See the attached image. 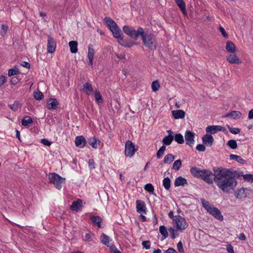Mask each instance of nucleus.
Listing matches in <instances>:
<instances>
[{"label": "nucleus", "instance_id": "nucleus-1", "mask_svg": "<svg viewBox=\"0 0 253 253\" xmlns=\"http://www.w3.org/2000/svg\"><path fill=\"white\" fill-rule=\"evenodd\" d=\"M215 177L214 181L223 192L228 193L236 187L237 182L236 178H239L241 175L237 171L232 169H224L223 168H214Z\"/></svg>", "mask_w": 253, "mask_h": 253}, {"label": "nucleus", "instance_id": "nucleus-2", "mask_svg": "<svg viewBox=\"0 0 253 253\" xmlns=\"http://www.w3.org/2000/svg\"><path fill=\"white\" fill-rule=\"evenodd\" d=\"M213 172L207 169H201L196 167H192L190 169V172L194 177L202 179L209 184H212L214 181L215 171Z\"/></svg>", "mask_w": 253, "mask_h": 253}, {"label": "nucleus", "instance_id": "nucleus-3", "mask_svg": "<svg viewBox=\"0 0 253 253\" xmlns=\"http://www.w3.org/2000/svg\"><path fill=\"white\" fill-rule=\"evenodd\" d=\"M141 37L144 45L149 50H153L157 48V42L155 37L153 34H145L143 31Z\"/></svg>", "mask_w": 253, "mask_h": 253}, {"label": "nucleus", "instance_id": "nucleus-4", "mask_svg": "<svg viewBox=\"0 0 253 253\" xmlns=\"http://www.w3.org/2000/svg\"><path fill=\"white\" fill-rule=\"evenodd\" d=\"M203 207L208 212L213 216L215 218L220 220H223V217L220 211L216 207L210 205L208 201L204 199H201Z\"/></svg>", "mask_w": 253, "mask_h": 253}, {"label": "nucleus", "instance_id": "nucleus-5", "mask_svg": "<svg viewBox=\"0 0 253 253\" xmlns=\"http://www.w3.org/2000/svg\"><path fill=\"white\" fill-rule=\"evenodd\" d=\"M48 178L49 183L53 184L58 190H60L62 188V184L65 182V178L61 177L55 172L50 173Z\"/></svg>", "mask_w": 253, "mask_h": 253}, {"label": "nucleus", "instance_id": "nucleus-6", "mask_svg": "<svg viewBox=\"0 0 253 253\" xmlns=\"http://www.w3.org/2000/svg\"><path fill=\"white\" fill-rule=\"evenodd\" d=\"M123 32L134 40H137L139 35L143 34V29L141 27L138 28L136 31L133 28L125 25L123 27Z\"/></svg>", "mask_w": 253, "mask_h": 253}, {"label": "nucleus", "instance_id": "nucleus-7", "mask_svg": "<svg viewBox=\"0 0 253 253\" xmlns=\"http://www.w3.org/2000/svg\"><path fill=\"white\" fill-rule=\"evenodd\" d=\"M172 223L177 230H181V231L185 229L188 226L185 219L180 215H175L172 221Z\"/></svg>", "mask_w": 253, "mask_h": 253}, {"label": "nucleus", "instance_id": "nucleus-8", "mask_svg": "<svg viewBox=\"0 0 253 253\" xmlns=\"http://www.w3.org/2000/svg\"><path fill=\"white\" fill-rule=\"evenodd\" d=\"M137 151L135 148L134 144L130 140H127L125 144V154L128 157H132Z\"/></svg>", "mask_w": 253, "mask_h": 253}, {"label": "nucleus", "instance_id": "nucleus-9", "mask_svg": "<svg viewBox=\"0 0 253 253\" xmlns=\"http://www.w3.org/2000/svg\"><path fill=\"white\" fill-rule=\"evenodd\" d=\"M104 20L107 25L109 27L110 31L112 32L113 35L115 33V32H117L118 31L121 30L115 22L110 17H105Z\"/></svg>", "mask_w": 253, "mask_h": 253}, {"label": "nucleus", "instance_id": "nucleus-10", "mask_svg": "<svg viewBox=\"0 0 253 253\" xmlns=\"http://www.w3.org/2000/svg\"><path fill=\"white\" fill-rule=\"evenodd\" d=\"M56 47V40L51 37L48 36L47 37V52L52 53L55 51Z\"/></svg>", "mask_w": 253, "mask_h": 253}, {"label": "nucleus", "instance_id": "nucleus-11", "mask_svg": "<svg viewBox=\"0 0 253 253\" xmlns=\"http://www.w3.org/2000/svg\"><path fill=\"white\" fill-rule=\"evenodd\" d=\"M195 133L189 130H187L185 133L186 144L192 147L194 143Z\"/></svg>", "mask_w": 253, "mask_h": 253}, {"label": "nucleus", "instance_id": "nucleus-12", "mask_svg": "<svg viewBox=\"0 0 253 253\" xmlns=\"http://www.w3.org/2000/svg\"><path fill=\"white\" fill-rule=\"evenodd\" d=\"M167 132H168L169 135L164 137L162 140L164 145H169L174 139L173 131L169 129L168 130Z\"/></svg>", "mask_w": 253, "mask_h": 253}, {"label": "nucleus", "instance_id": "nucleus-13", "mask_svg": "<svg viewBox=\"0 0 253 253\" xmlns=\"http://www.w3.org/2000/svg\"><path fill=\"white\" fill-rule=\"evenodd\" d=\"M202 139L204 144L209 147L212 146L214 141L213 137L210 134H207L204 135Z\"/></svg>", "mask_w": 253, "mask_h": 253}, {"label": "nucleus", "instance_id": "nucleus-14", "mask_svg": "<svg viewBox=\"0 0 253 253\" xmlns=\"http://www.w3.org/2000/svg\"><path fill=\"white\" fill-rule=\"evenodd\" d=\"M136 204L137 212L138 213L146 214V208L145 207V203L141 200H137Z\"/></svg>", "mask_w": 253, "mask_h": 253}, {"label": "nucleus", "instance_id": "nucleus-15", "mask_svg": "<svg viewBox=\"0 0 253 253\" xmlns=\"http://www.w3.org/2000/svg\"><path fill=\"white\" fill-rule=\"evenodd\" d=\"M226 60L230 63L239 64L241 63V61L239 57L234 53L230 54L226 57Z\"/></svg>", "mask_w": 253, "mask_h": 253}, {"label": "nucleus", "instance_id": "nucleus-16", "mask_svg": "<svg viewBox=\"0 0 253 253\" xmlns=\"http://www.w3.org/2000/svg\"><path fill=\"white\" fill-rule=\"evenodd\" d=\"M86 143V139L83 135L78 136L76 137L75 144L77 147L84 148Z\"/></svg>", "mask_w": 253, "mask_h": 253}, {"label": "nucleus", "instance_id": "nucleus-17", "mask_svg": "<svg viewBox=\"0 0 253 253\" xmlns=\"http://www.w3.org/2000/svg\"><path fill=\"white\" fill-rule=\"evenodd\" d=\"M94 49L93 48V45L89 44L88 47V54L87 57L89 60L88 65L92 66L93 65V59L94 55Z\"/></svg>", "mask_w": 253, "mask_h": 253}, {"label": "nucleus", "instance_id": "nucleus-18", "mask_svg": "<svg viewBox=\"0 0 253 253\" xmlns=\"http://www.w3.org/2000/svg\"><path fill=\"white\" fill-rule=\"evenodd\" d=\"M58 105V101L55 98H50L47 102V108L49 110L56 109Z\"/></svg>", "mask_w": 253, "mask_h": 253}, {"label": "nucleus", "instance_id": "nucleus-19", "mask_svg": "<svg viewBox=\"0 0 253 253\" xmlns=\"http://www.w3.org/2000/svg\"><path fill=\"white\" fill-rule=\"evenodd\" d=\"M172 114L175 119H183L185 116V112L182 110L172 111Z\"/></svg>", "mask_w": 253, "mask_h": 253}, {"label": "nucleus", "instance_id": "nucleus-20", "mask_svg": "<svg viewBox=\"0 0 253 253\" xmlns=\"http://www.w3.org/2000/svg\"><path fill=\"white\" fill-rule=\"evenodd\" d=\"M242 114L240 112L238 111H232L231 112L224 116L225 118H231L233 119H239L240 118Z\"/></svg>", "mask_w": 253, "mask_h": 253}, {"label": "nucleus", "instance_id": "nucleus-21", "mask_svg": "<svg viewBox=\"0 0 253 253\" xmlns=\"http://www.w3.org/2000/svg\"><path fill=\"white\" fill-rule=\"evenodd\" d=\"M83 201L81 199H78L77 201L73 202L72 205L70 206V209L73 211H78L79 209L82 206Z\"/></svg>", "mask_w": 253, "mask_h": 253}, {"label": "nucleus", "instance_id": "nucleus-22", "mask_svg": "<svg viewBox=\"0 0 253 253\" xmlns=\"http://www.w3.org/2000/svg\"><path fill=\"white\" fill-rule=\"evenodd\" d=\"M219 126H209L206 127V131L210 134H213L219 131Z\"/></svg>", "mask_w": 253, "mask_h": 253}, {"label": "nucleus", "instance_id": "nucleus-23", "mask_svg": "<svg viewBox=\"0 0 253 253\" xmlns=\"http://www.w3.org/2000/svg\"><path fill=\"white\" fill-rule=\"evenodd\" d=\"M87 142L94 149H96L100 144V141L95 137L89 138L87 139Z\"/></svg>", "mask_w": 253, "mask_h": 253}, {"label": "nucleus", "instance_id": "nucleus-24", "mask_svg": "<svg viewBox=\"0 0 253 253\" xmlns=\"http://www.w3.org/2000/svg\"><path fill=\"white\" fill-rule=\"evenodd\" d=\"M175 3L181 10L182 13L185 15H187V11L186 9L185 3L183 0H175Z\"/></svg>", "mask_w": 253, "mask_h": 253}, {"label": "nucleus", "instance_id": "nucleus-25", "mask_svg": "<svg viewBox=\"0 0 253 253\" xmlns=\"http://www.w3.org/2000/svg\"><path fill=\"white\" fill-rule=\"evenodd\" d=\"M247 189H245L243 187L237 190L235 193V196L238 199H243L247 197V194L245 192Z\"/></svg>", "mask_w": 253, "mask_h": 253}, {"label": "nucleus", "instance_id": "nucleus-26", "mask_svg": "<svg viewBox=\"0 0 253 253\" xmlns=\"http://www.w3.org/2000/svg\"><path fill=\"white\" fill-rule=\"evenodd\" d=\"M185 184H187V180L181 176L177 177L174 181V186L178 187L179 186H184Z\"/></svg>", "mask_w": 253, "mask_h": 253}, {"label": "nucleus", "instance_id": "nucleus-27", "mask_svg": "<svg viewBox=\"0 0 253 253\" xmlns=\"http://www.w3.org/2000/svg\"><path fill=\"white\" fill-rule=\"evenodd\" d=\"M82 90L87 95H90L93 91L92 86L89 83H85L82 86Z\"/></svg>", "mask_w": 253, "mask_h": 253}, {"label": "nucleus", "instance_id": "nucleus-28", "mask_svg": "<svg viewBox=\"0 0 253 253\" xmlns=\"http://www.w3.org/2000/svg\"><path fill=\"white\" fill-rule=\"evenodd\" d=\"M225 48L226 50L231 53H234L236 51V46L233 42L228 41L226 43Z\"/></svg>", "mask_w": 253, "mask_h": 253}, {"label": "nucleus", "instance_id": "nucleus-29", "mask_svg": "<svg viewBox=\"0 0 253 253\" xmlns=\"http://www.w3.org/2000/svg\"><path fill=\"white\" fill-rule=\"evenodd\" d=\"M113 35L115 38L117 39L119 43L122 46H124L126 41L123 40V38L121 36V30L118 31L117 32H115V33H114Z\"/></svg>", "mask_w": 253, "mask_h": 253}, {"label": "nucleus", "instance_id": "nucleus-30", "mask_svg": "<svg viewBox=\"0 0 253 253\" xmlns=\"http://www.w3.org/2000/svg\"><path fill=\"white\" fill-rule=\"evenodd\" d=\"M90 219L92 223L97 225L98 227L101 228V223L102 222V219L99 216H91Z\"/></svg>", "mask_w": 253, "mask_h": 253}, {"label": "nucleus", "instance_id": "nucleus-31", "mask_svg": "<svg viewBox=\"0 0 253 253\" xmlns=\"http://www.w3.org/2000/svg\"><path fill=\"white\" fill-rule=\"evenodd\" d=\"M69 45L70 48L71 52L76 53L78 51V42L77 41H72L69 42Z\"/></svg>", "mask_w": 253, "mask_h": 253}, {"label": "nucleus", "instance_id": "nucleus-32", "mask_svg": "<svg viewBox=\"0 0 253 253\" xmlns=\"http://www.w3.org/2000/svg\"><path fill=\"white\" fill-rule=\"evenodd\" d=\"M230 159L231 160H235L238 163L241 164H245L246 163V162L245 160H244L241 156L234 155V154H231L230 155Z\"/></svg>", "mask_w": 253, "mask_h": 253}, {"label": "nucleus", "instance_id": "nucleus-33", "mask_svg": "<svg viewBox=\"0 0 253 253\" xmlns=\"http://www.w3.org/2000/svg\"><path fill=\"white\" fill-rule=\"evenodd\" d=\"M168 230L170 233V237L172 239H174L178 236L179 234L177 232L180 230H177V228H176V229H174L173 227H170L168 228Z\"/></svg>", "mask_w": 253, "mask_h": 253}, {"label": "nucleus", "instance_id": "nucleus-34", "mask_svg": "<svg viewBox=\"0 0 253 253\" xmlns=\"http://www.w3.org/2000/svg\"><path fill=\"white\" fill-rule=\"evenodd\" d=\"M101 243L109 247L110 246L109 245V243L110 241H111V240H110L109 237L104 233H102L101 235Z\"/></svg>", "mask_w": 253, "mask_h": 253}, {"label": "nucleus", "instance_id": "nucleus-35", "mask_svg": "<svg viewBox=\"0 0 253 253\" xmlns=\"http://www.w3.org/2000/svg\"><path fill=\"white\" fill-rule=\"evenodd\" d=\"M22 105L19 101H15L13 104L8 105V107L10 109L14 111H17L21 108Z\"/></svg>", "mask_w": 253, "mask_h": 253}, {"label": "nucleus", "instance_id": "nucleus-36", "mask_svg": "<svg viewBox=\"0 0 253 253\" xmlns=\"http://www.w3.org/2000/svg\"><path fill=\"white\" fill-rule=\"evenodd\" d=\"M170 179L169 177L164 178L163 181V184L166 190H169L170 188Z\"/></svg>", "mask_w": 253, "mask_h": 253}, {"label": "nucleus", "instance_id": "nucleus-37", "mask_svg": "<svg viewBox=\"0 0 253 253\" xmlns=\"http://www.w3.org/2000/svg\"><path fill=\"white\" fill-rule=\"evenodd\" d=\"M174 159L175 157L173 155L171 154H167L165 156L164 163L165 164H170L174 161Z\"/></svg>", "mask_w": 253, "mask_h": 253}, {"label": "nucleus", "instance_id": "nucleus-38", "mask_svg": "<svg viewBox=\"0 0 253 253\" xmlns=\"http://www.w3.org/2000/svg\"><path fill=\"white\" fill-rule=\"evenodd\" d=\"M33 122L32 119L30 116H26L22 120L21 123L23 126H27L29 124H32Z\"/></svg>", "mask_w": 253, "mask_h": 253}, {"label": "nucleus", "instance_id": "nucleus-39", "mask_svg": "<svg viewBox=\"0 0 253 253\" xmlns=\"http://www.w3.org/2000/svg\"><path fill=\"white\" fill-rule=\"evenodd\" d=\"M159 231L161 235L164 236V239H166L168 237L169 234L167 231V229L164 225H161L160 226Z\"/></svg>", "mask_w": 253, "mask_h": 253}, {"label": "nucleus", "instance_id": "nucleus-40", "mask_svg": "<svg viewBox=\"0 0 253 253\" xmlns=\"http://www.w3.org/2000/svg\"><path fill=\"white\" fill-rule=\"evenodd\" d=\"M174 140L178 144H182L184 143V140L183 135L181 133H177L174 137Z\"/></svg>", "mask_w": 253, "mask_h": 253}, {"label": "nucleus", "instance_id": "nucleus-41", "mask_svg": "<svg viewBox=\"0 0 253 253\" xmlns=\"http://www.w3.org/2000/svg\"><path fill=\"white\" fill-rule=\"evenodd\" d=\"M19 73L20 71L18 68L16 66H15L14 68L9 69L8 71V75L9 77L17 75L19 74Z\"/></svg>", "mask_w": 253, "mask_h": 253}, {"label": "nucleus", "instance_id": "nucleus-42", "mask_svg": "<svg viewBox=\"0 0 253 253\" xmlns=\"http://www.w3.org/2000/svg\"><path fill=\"white\" fill-rule=\"evenodd\" d=\"M182 166V162L181 160H176L173 164L172 169L175 170H178L180 169Z\"/></svg>", "mask_w": 253, "mask_h": 253}, {"label": "nucleus", "instance_id": "nucleus-43", "mask_svg": "<svg viewBox=\"0 0 253 253\" xmlns=\"http://www.w3.org/2000/svg\"><path fill=\"white\" fill-rule=\"evenodd\" d=\"M227 145L232 149H235L237 148V143L235 140H229L227 143Z\"/></svg>", "mask_w": 253, "mask_h": 253}, {"label": "nucleus", "instance_id": "nucleus-44", "mask_svg": "<svg viewBox=\"0 0 253 253\" xmlns=\"http://www.w3.org/2000/svg\"><path fill=\"white\" fill-rule=\"evenodd\" d=\"M165 150L166 146L165 145H163L162 146H161L157 153L156 156L157 158H161L162 156L164 155Z\"/></svg>", "mask_w": 253, "mask_h": 253}, {"label": "nucleus", "instance_id": "nucleus-45", "mask_svg": "<svg viewBox=\"0 0 253 253\" xmlns=\"http://www.w3.org/2000/svg\"><path fill=\"white\" fill-rule=\"evenodd\" d=\"M243 177V179L248 182H253V174H241Z\"/></svg>", "mask_w": 253, "mask_h": 253}, {"label": "nucleus", "instance_id": "nucleus-46", "mask_svg": "<svg viewBox=\"0 0 253 253\" xmlns=\"http://www.w3.org/2000/svg\"><path fill=\"white\" fill-rule=\"evenodd\" d=\"M144 189L150 193L154 194V187L151 183H147L145 185Z\"/></svg>", "mask_w": 253, "mask_h": 253}, {"label": "nucleus", "instance_id": "nucleus-47", "mask_svg": "<svg viewBox=\"0 0 253 253\" xmlns=\"http://www.w3.org/2000/svg\"><path fill=\"white\" fill-rule=\"evenodd\" d=\"M94 97H95L96 101L98 103H101L102 102L103 100L102 98V96L99 91H98V90L95 91Z\"/></svg>", "mask_w": 253, "mask_h": 253}, {"label": "nucleus", "instance_id": "nucleus-48", "mask_svg": "<svg viewBox=\"0 0 253 253\" xmlns=\"http://www.w3.org/2000/svg\"><path fill=\"white\" fill-rule=\"evenodd\" d=\"M160 84L158 81H155L152 82L151 88L153 91H157L160 88Z\"/></svg>", "mask_w": 253, "mask_h": 253}, {"label": "nucleus", "instance_id": "nucleus-49", "mask_svg": "<svg viewBox=\"0 0 253 253\" xmlns=\"http://www.w3.org/2000/svg\"><path fill=\"white\" fill-rule=\"evenodd\" d=\"M227 127L229 129L231 133L236 134L239 133L241 131V129L237 127H232L229 125H227Z\"/></svg>", "mask_w": 253, "mask_h": 253}, {"label": "nucleus", "instance_id": "nucleus-50", "mask_svg": "<svg viewBox=\"0 0 253 253\" xmlns=\"http://www.w3.org/2000/svg\"><path fill=\"white\" fill-rule=\"evenodd\" d=\"M34 97L36 100H40L43 98V94L41 91L35 92L34 93Z\"/></svg>", "mask_w": 253, "mask_h": 253}, {"label": "nucleus", "instance_id": "nucleus-51", "mask_svg": "<svg viewBox=\"0 0 253 253\" xmlns=\"http://www.w3.org/2000/svg\"><path fill=\"white\" fill-rule=\"evenodd\" d=\"M111 253H122L114 245H112L109 247Z\"/></svg>", "mask_w": 253, "mask_h": 253}, {"label": "nucleus", "instance_id": "nucleus-52", "mask_svg": "<svg viewBox=\"0 0 253 253\" xmlns=\"http://www.w3.org/2000/svg\"><path fill=\"white\" fill-rule=\"evenodd\" d=\"M177 250L179 252H180V253H184V249L183 248V244L181 242V241H179L177 245Z\"/></svg>", "mask_w": 253, "mask_h": 253}, {"label": "nucleus", "instance_id": "nucleus-53", "mask_svg": "<svg viewBox=\"0 0 253 253\" xmlns=\"http://www.w3.org/2000/svg\"><path fill=\"white\" fill-rule=\"evenodd\" d=\"M196 148L200 152H204L206 150L205 144H198Z\"/></svg>", "mask_w": 253, "mask_h": 253}, {"label": "nucleus", "instance_id": "nucleus-54", "mask_svg": "<svg viewBox=\"0 0 253 253\" xmlns=\"http://www.w3.org/2000/svg\"><path fill=\"white\" fill-rule=\"evenodd\" d=\"M8 30V26L5 25H1V35H3V34H5Z\"/></svg>", "mask_w": 253, "mask_h": 253}, {"label": "nucleus", "instance_id": "nucleus-55", "mask_svg": "<svg viewBox=\"0 0 253 253\" xmlns=\"http://www.w3.org/2000/svg\"><path fill=\"white\" fill-rule=\"evenodd\" d=\"M88 167L90 169H92L95 168V163L93 159H90L88 160Z\"/></svg>", "mask_w": 253, "mask_h": 253}, {"label": "nucleus", "instance_id": "nucleus-56", "mask_svg": "<svg viewBox=\"0 0 253 253\" xmlns=\"http://www.w3.org/2000/svg\"><path fill=\"white\" fill-rule=\"evenodd\" d=\"M142 245L146 249H149L150 248V241H145L142 242Z\"/></svg>", "mask_w": 253, "mask_h": 253}, {"label": "nucleus", "instance_id": "nucleus-57", "mask_svg": "<svg viewBox=\"0 0 253 253\" xmlns=\"http://www.w3.org/2000/svg\"><path fill=\"white\" fill-rule=\"evenodd\" d=\"M226 250L228 253H234L233 247L231 244H228L226 246Z\"/></svg>", "mask_w": 253, "mask_h": 253}, {"label": "nucleus", "instance_id": "nucleus-58", "mask_svg": "<svg viewBox=\"0 0 253 253\" xmlns=\"http://www.w3.org/2000/svg\"><path fill=\"white\" fill-rule=\"evenodd\" d=\"M138 43L137 42H126V43L124 45V47H132L133 45H137Z\"/></svg>", "mask_w": 253, "mask_h": 253}, {"label": "nucleus", "instance_id": "nucleus-59", "mask_svg": "<svg viewBox=\"0 0 253 253\" xmlns=\"http://www.w3.org/2000/svg\"><path fill=\"white\" fill-rule=\"evenodd\" d=\"M219 30L224 37L228 38V35L226 33V32H225L224 29L222 27L220 26L219 28Z\"/></svg>", "mask_w": 253, "mask_h": 253}, {"label": "nucleus", "instance_id": "nucleus-60", "mask_svg": "<svg viewBox=\"0 0 253 253\" xmlns=\"http://www.w3.org/2000/svg\"><path fill=\"white\" fill-rule=\"evenodd\" d=\"M41 142L45 146H49L51 145V142L45 138L42 139L41 140Z\"/></svg>", "mask_w": 253, "mask_h": 253}, {"label": "nucleus", "instance_id": "nucleus-61", "mask_svg": "<svg viewBox=\"0 0 253 253\" xmlns=\"http://www.w3.org/2000/svg\"><path fill=\"white\" fill-rule=\"evenodd\" d=\"M20 64L22 67H24L27 69H29L30 68V64L27 62L22 61Z\"/></svg>", "mask_w": 253, "mask_h": 253}, {"label": "nucleus", "instance_id": "nucleus-62", "mask_svg": "<svg viewBox=\"0 0 253 253\" xmlns=\"http://www.w3.org/2000/svg\"><path fill=\"white\" fill-rule=\"evenodd\" d=\"M19 81V79L17 77H13L11 79V83L13 85L16 84Z\"/></svg>", "mask_w": 253, "mask_h": 253}, {"label": "nucleus", "instance_id": "nucleus-63", "mask_svg": "<svg viewBox=\"0 0 253 253\" xmlns=\"http://www.w3.org/2000/svg\"><path fill=\"white\" fill-rule=\"evenodd\" d=\"M164 253H178L177 251L172 248H169L167 250H166Z\"/></svg>", "mask_w": 253, "mask_h": 253}, {"label": "nucleus", "instance_id": "nucleus-64", "mask_svg": "<svg viewBox=\"0 0 253 253\" xmlns=\"http://www.w3.org/2000/svg\"><path fill=\"white\" fill-rule=\"evenodd\" d=\"M238 238L240 240L245 241L246 240V237L244 233H241L239 234Z\"/></svg>", "mask_w": 253, "mask_h": 253}]
</instances>
